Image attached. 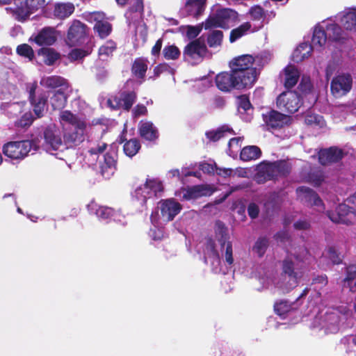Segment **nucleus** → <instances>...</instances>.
<instances>
[{
    "label": "nucleus",
    "instance_id": "1",
    "mask_svg": "<svg viewBox=\"0 0 356 356\" xmlns=\"http://www.w3.org/2000/svg\"><path fill=\"white\" fill-rule=\"evenodd\" d=\"M60 120L63 129V145L74 148L85 140L88 122L84 116L74 113H61Z\"/></svg>",
    "mask_w": 356,
    "mask_h": 356
},
{
    "label": "nucleus",
    "instance_id": "2",
    "mask_svg": "<svg viewBox=\"0 0 356 356\" xmlns=\"http://www.w3.org/2000/svg\"><path fill=\"white\" fill-rule=\"evenodd\" d=\"M254 60L251 55H243L230 62L231 70L242 80L247 88L252 87L257 78V68L252 67Z\"/></svg>",
    "mask_w": 356,
    "mask_h": 356
},
{
    "label": "nucleus",
    "instance_id": "3",
    "mask_svg": "<svg viewBox=\"0 0 356 356\" xmlns=\"http://www.w3.org/2000/svg\"><path fill=\"white\" fill-rule=\"evenodd\" d=\"M38 139L10 141L4 144L2 147L3 154L13 160H23L29 153L33 151L34 154L39 149Z\"/></svg>",
    "mask_w": 356,
    "mask_h": 356
},
{
    "label": "nucleus",
    "instance_id": "4",
    "mask_svg": "<svg viewBox=\"0 0 356 356\" xmlns=\"http://www.w3.org/2000/svg\"><path fill=\"white\" fill-rule=\"evenodd\" d=\"M291 164L285 160L262 163L259 165L257 178L264 177L266 180H273L278 177H286L291 171Z\"/></svg>",
    "mask_w": 356,
    "mask_h": 356
},
{
    "label": "nucleus",
    "instance_id": "5",
    "mask_svg": "<svg viewBox=\"0 0 356 356\" xmlns=\"http://www.w3.org/2000/svg\"><path fill=\"white\" fill-rule=\"evenodd\" d=\"M327 38L324 26L317 25L314 31L312 44L305 42L297 47L293 54L294 60L296 62H300L305 58H308L312 50L322 47L325 44Z\"/></svg>",
    "mask_w": 356,
    "mask_h": 356
},
{
    "label": "nucleus",
    "instance_id": "6",
    "mask_svg": "<svg viewBox=\"0 0 356 356\" xmlns=\"http://www.w3.org/2000/svg\"><path fill=\"white\" fill-rule=\"evenodd\" d=\"M44 3L45 0H15L14 6L6 10H10L17 20L24 22L34 10L42 8Z\"/></svg>",
    "mask_w": 356,
    "mask_h": 356
},
{
    "label": "nucleus",
    "instance_id": "7",
    "mask_svg": "<svg viewBox=\"0 0 356 356\" xmlns=\"http://www.w3.org/2000/svg\"><path fill=\"white\" fill-rule=\"evenodd\" d=\"M237 13L229 8L212 9L211 14L207 20L202 24L205 29L216 27L225 28L226 25L236 17Z\"/></svg>",
    "mask_w": 356,
    "mask_h": 356
},
{
    "label": "nucleus",
    "instance_id": "8",
    "mask_svg": "<svg viewBox=\"0 0 356 356\" xmlns=\"http://www.w3.org/2000/svg\"><path fill=\"white\" fill-rule=\"evenodd\" d=\"M215 83L218 89L224 92L247 88L242 80L232 70L229 72H224L218 74L215 78Z\"/></svg>",
    "mask_w": 356,
    "mask_h": 356
},
{
    "label": "nucleus",
    "instance_id": "9",
    "mask_svg": "<svg viewBox=\"0 0 356 356\" xmlns=\"http://www.w3.org/2000/svg\"><path fill=\"white\" fill-rule=\"evenodd\" d=\"M42 145L47 151H57L63 145V138L60 128L55 124H50L43 128Z\"/></svg>",
    "mask_w": 356,
    "mask_h": 356
},
{
    "label": "nucleus",
    "instance_id": "10",
    "mask_svg": "<svg viewBox=\"0 0 356 356\" xmlns=\"http://www.w3.org/2000/svg\"><path fill=\"white\" fill-rule=\"evenodd\" d=\"M207 54V48L202 36L189 42L183 53L184 58L191 62L201 61Z\"/></svg>",
    "mask_w": 356,
    "mask_h": 356
},
{
    "label": "nucleus",
    "instance_id": "11",
    "mask_svg": "<svg viewBox=\"0 0 356 356\" xmlns=\"http://www.w3.org/2000/svg\"><path fill=\"white\" fill-rule=\"evenodd\" d=\"M162 182L156 179H147L143 186L136 188L135 193L138 198L142 197L143 204H146L147 200L156 197L158 193L163 192Z\"/></svg>",
    "mask_w": 356,
    "mask_h": 356
},
{
    "label": "nucleus",
    "instance_id": "12",
    "mask_svg": "<svg viewBox=\"0 0 356 356\" xmlns=\"http://www.w3.org/2000/svg\"><path fill=\"white\" fill-rule=\"evenodd\" d=\"M353 79L349 74H341L335 76L331 81V92L335 97H341L352 88Z\"/></svg>",
    "mask_w": 356,
    "mask_h": 356
},
{
    "label": "nucleus",
    "instance_id": "13",
    "mask_svg": "<svg viewBox=\"0 0 356 356\" xmlns=\"http://www.w3.org/2000/svg\"><path fill=\"white\" fill-rule=\"evenodd\" d=\"M117 152L113 149L107 151L99 161V172L105 179H109L117 168Z\"/></svg>",
    "mask_w": 356,
    "mask_h": 356
},
{
    "label": "nucleus",
    "instance_id": "14",
    "mask_svg": "<svg viewBox=\"0 0 356 356\" xmlns=\"http://www.w3.org/2000/svg\"><path fill=\"white\" fill-rule=\"evenodd\" d=\"M300 96L295 91L282 92L277 99V106L280 110L298 111Z\"/></svg>",
    "mask_w": 356,
    "mask_h": 356
},
{
    "label": "nucleus",
    "instance_id": "15",
    "mask_svg": "<svg viewBox=\"0 0 356 356\" xmlns=\"http://www.w3.org/2000/svg\"><path fill=\"white\" fill-rule=\"evenodd\" d=\"M263 120L268 129H278L289 125L292 121L291 115L283 113H263Z\"/></svg>",
    "mask_w": 356,
    "mask_h": 356
},
{
    "label": "nucleus",
    "instance_id": "16",
    "mask_svg": "<svg viewBox=\"0 0 356 356\" xmlns=\"http://www.w3.org/2000/svg\"><path fill=\"white\" fill-rule=\"evenodd\" d=\"M86 25L81 22L74 21L68 30L67 44L70 46H76L83 43L86 35Z\"/></svg>",
    "mask_w": 356,
    "mask_h": 356
},
{
    "label": "nucleus",
    "instance_id": "17",
    "mask_svg": "<svg viewBox=\"0 0 356 356\" xmlns=\"http://www.w3.org/2000/svg\"><path fill=\"white\" fill-rule=\"evenodd\" d=\"M181 191L183 193L182 199L184 200H197L204 196H210L214 191L209 185L205 184L181 188Z\"/></svg>",
    "mask_w": 356,
    "mask_h": 356
},
{
    "label": "nucleus",
    "instance_id": "18",
    "mask_svg": "<svg viewBox=\"0 0 356 356\" xmlns=\"http://www.w3.org/2000/svg\"><path fill=\"white\" fill-rule=\"evenodd\" d=\"M136 99L134 92H122L118 96L107 100V104L111 109L129 110Z\"/></svg>",
    "mask_w": 356,
    "mask_h": 356
},
{
    "label": "nucleus",
    "instance_id": "19",
    "mask_svg": "<svg viewBox=\"0 0 356 356\" xmlns=\"http://www.w3.org/2000/svg\"><path fill=\"white\" fill-rule=\"evenodd\" d=\"M159 204L162 218L167 222L172 221L182 209L181 204L174 199L162 200Z\"/></svg>",
    "mask_w": 356,
    "mask_h": 356
},
{
    "label": "nucleus",
    "instance_id": "20",
    "mask_svg": "<svg viewBox=\"0 0 356 356\" xmlns=\"http://www.w3.org/2000/svg\"><path fill=\"white\" fill-rule=\"evenodd\" d=\"M343 152L342 149L336 147L322 149L318 153V161L323 165L337 163L342 159Z\"/></svg>",
    "mask_w": 356,
    "mask_h": 356
},
{
    "label": "nucleus",
    "instance_id": "21",
    "mask_svg": "<svg viewBox=\"0 0 356 356\" xmlns=\"http://www.w3.org/2000/svg\"><path fill=\"white\" fill-rule=\"evenodd\" d=\"M36 83H32L29 88V99L31 105L33 106V111H42L44 110H50L49 104L47 102V97L45 94H40L35 96Z\"/></svg>",
    "mask_w": 356,
    "mask_h": 356
},
{
    "label": "nucleus",
    "instance_id": "22",
    "mask_svg": "<svg viewBox=\"0 0 356 356\" xmlns=\"http://www.w3.org/2000/svg\"><path fill=\"white\" fill-rule=\"evenodd\" d=\"M296 191L301 196L302 200L305 201L307 205L321 207L324 209L322 200L313 189L307 186H300Z\"/></svg>",
    "mask_w": 356,
    "mask_h": 356
},
{
    "label": "nucleus",
    "instance_id": "23",
    "mask_svg": "<svg viewBox=\"0 0 356 356\" xmlns=\"http://www.w3.org/2000/svg\"><path fill=\"white\" fill-rule=\"evenodd\" d=\"M56 40L55 29L52 27L43 28L34 38L33 41L39 46L53 44Z\"/></svg>",
    "mask_w": 356,
    "mask_h": 356
},
{
    "label": "nucleus",
    "instance_id": "24",
    "mask_svg": "<svg viewBox=\"0 0 356 356\" xmlns=\"http://www.w3.org/2000/svg\"><path fill=\"white\" fill-rule=\"evenodd\" d=\"M350 207L345 204H339L334 211L327 213L329 218L335 223L349 225L351 221L347 218Z\"/></svg>",
    "mask_w": 356,
    "mask_h": 356
},
{
    "label": "nucleus",
    "instance_id": "25",
    "mask_svg": "<svg viewBox=\"0 0 356 356\" xmlns=\"http://www.w3.org/2000/svg\"><path fill=\"white\" fill-rule=\"evenodd\" d=\"M207 0H186L184 11L187 16L197 18L204 11Z\"/></svg>",
    "mask_w": 356,
    "mask_h": 356
},
{
    "label": "nucleus",
    "instance_id": "26",
    "mask_svg": "<svg viewBox=\"0 0 356 356\" xmlns=\"http://www.w3.org/2000/svg\"><path fill=\"white\" fill-rule=\"evenodd\" d=\"M40 83L43 87L49 89L60 87L61 88L60 90L61 91L68 88L67 81L59 76H44L42 77Z\"/></svg>",
    "mask_w": 356,
    "mask_h": 356
},
{
    "label": "nucleus",
    "instance_id": "27",
    "mask_svg": "<svg viewBox=\"0 0 356 356\" xmlns=\"http://www.w3.org/2000/svg\"><path fill=\"white\" fill-rule=\"evenodd\" d=\"M282 270V273L287 275L296 284L298 283V280L301 276V272H298V268L296 267L291 258L287 257L283 260Z\"/></svg>",
    "mask_w": 356,
    "mask_h": 356
},
{
    "label": "nucleus",
    "instance_id": "28",
    "mask_svg": "<svg viewBox=\"0 0 356 356\" xmlns=\"http://www.w3.org/2000/svg\"><path fill=\"white\" fill-rule=\"evenodd\" d=\"M139 134L141 138L148 141H155L159 136L158 129L150 122H145L140 125Z\"/></svg>",
    "mask_w": 356,
    "mask_h": 356
},
{
    "label": "nucleus",
    "instance_id": "29",
    "mask_svg": "<svg viewBox=\"0 0 356 356\" xmlns=\"http://www.w3.org/2000/svg\"><path fill=\"white\" fill-rule=\"evenodd\" d=\"M90 212H95L97 216L102 220L110 219L113 216L115 210L108 207L98 206L95 202L92 201L88 204Z\"/></svg>",
    "mask_w": 356,
    "mask_h": 356
},
{
    "label": "nucleus",
    "instance_id": "30",
    "mask_svg": "<svg viewBox=\"0 0 356 356\" xmlns=\"http://www.w3.org/2000/svg\"><path fill=\"white\" fill-rule=\"evenodd\" d=\"M284 72L285 76L284 86L289 89L293 88L300 78L298 69L294 65H289L285 67Z\"/></svg>",
    "mask_w": 356,
    "mask_h": 356
},
{
    "label": "nucleus",
    "instance_id": "31",
    "mask_svg": "<svg viewBox=\"0 0 356 356\" xmlns=\"http://www.w3.org/2000/svg\"><path fill=\"white\" fill-rule=\"evenodd\" d=\"M74 10V6L72 3H56L54 5V16L58 19H65L71 15Z\"/></svg>",
    "mask_w": 356,
    "mask_h": 356
},
{
    "label": "nucleus",
    "instance_id": "32",
    "mask_svg": "<svg viewBox=\"0 0 356 356\" xmlns=\"http://www.w3.org/2000/svg\"><path fill=\"white\" fill-rule=\"evenodd\" d=\"M341 24L346 30L356 31V9L346 12L341 18Z\"/></svg>",
    "mask_w": 356,
    "mask_h": 356
},
{
    "label": "nucleus",
    "instance_id": "33",
    "mask_svg": "<svg viewBox=\"0 0 356 356\" xmlns=\"http://www.w3.org/2000/svg\"><path fill=\"white\" fill-rule=\"evenodd\" d=\"M65 102V95L64 94L63 91L58 90L50 98V100L48 103L49 104L50 110L59 111L64 108Z\"/></svg>",
    "mask_w": 356,
    "mask_h": 356
},
{
    "label": "nucleus",
    "instance_id": "34",
    "mask_svg": "<svg viewBox=\"0 0 356 356\" xmlns=\"http://www.w3.org/2000/svg\"><path fill=\"white\" fill-rule=\"evenodd\" d=\"M261 155V151L257 146L252 145L247 146L242 149L240 158L244 161H248L251 160H255L260 157Z\"/></svg>",
    "mask_w": 356,
    "mask_h": 356
},
{
    "label": "nucleus",
    "instance_id": "35",
    "mask_svg": "<svg viewBox=\"0 0 356 356\" xmlns=\"http://www.w3.org/2000/svg\"><path fill=\"white\" fill-rule=\"evenodd\" d=\"M227 133L234 134L232 128L227 125H222L216 130L207 131L205 135L210 141L216 142L225 137Z\"/></svg>",
    "mask_w": 356,
    "mask_h": 356
},
{
    "label": "nucleus",
    "instance_id": "36",
    "mask_svg": "<svg viewBox=\"0 0 356 356\" xmlns=\"http://www.w3.org/2000/svg\"><path fill=\"white\" fill-rule=\"evenodd\" d=\"M323 24L328 39L337 40L341 38V29L337 24L332 23V21L323 22Z\"/></svg>",
    "mask_w": 356,
    "mask_h": 356
},
{
    "label": "nucleus",
    "instance_id": "37",
    "mask_svg": "<svg viewBox=\"0 0 356 356\" xmlns=\"http://www.w3.org/2000/svg\"><path fill=\"white\" fill-rule=\"evenodd\" d=\"M140 147V141L136 138H132L125 142L123 150L127 156L132 157L138 152Z\"/></svg>",
    "mask_w": 356,
    "mask_h": 356
},
{
    "label": "nucleus",
    "instance_id": "38",
    "mask_svg": "<svg viewBox=\"0 0 356 356\" xmlns=\"http://www.w3.org/2000/svg\"><path fill=\"white\" fill-rule=\"evenodd\" d=\"M38 54L43 56V61L48 65H53L59 58V54L51 48H42Z\"/></svg>",
    "mask_w": 356,
    "mask_h": 356
},
{
    "label": "nucleus",
    "instance_id": "39",
    "mask_svg": "<svg viewBox=\"0 0 356 356\" xmlns=\"http://www.w3.org/2000/svg\"><path fill=\"white\" fill-rule=\"evenodd\" d=\"M223 33L219 30L210 31L207 38V44L210 47H217L221 45Z\"/></svg>",
    "mask_w": 356,
    "mask_h": 356
},
{
    "label": "nucleus",
    "instance_id": "40",
    "mask_svg": "<svg viewBox=\"0 0 356 356\" xmlns=\"http://www.w3.org/2000/svg\"><path fill=\"white\" fill-rule=\"evenodd\" d=\"M269 245V241L266 236H260L256 241L252 250L255 252L259 257H261L266 253V251Z\"/></svg>",
    "mask_w": 356,
    "mask_h": 356
},
{
    "label": "nucleus",
    "instance_id": "41",
    "mask_svg": "<svg viewBox=\"0 0 356 356\" xmlns=\"http://www.w3.org/2000/svg\"><path fill=\"white\" fill-rule=\"evenodd\" d=\"M305 120L307 124L320 128L325 127L326 124L323 117L316 113H309Z\"/></svg>",
    "mask_w": 356,
    "mask_h": 356
},
{
    "label": "nucleus",
    "instance_id": "42",
    "mask_svg": "<svg viewBox=\"0 0 356 356\" xmlns=\"http://www.w3.org/2000/svg\"><path fill=\"white\" fill-rule=\"evenodd\" d=\"M94 30L98 33L101 38L107 37L111 32L112 26L106 21L96 22L94 26Z\"/></svg>",
    "mask_w": 356,
    "mask_h": 356
},
{
    "label": "nucleus",
    "instance_id": "43",
    "mask_svg": "<svg viewBox=\"0 0 356 356\" xmlns=\"http://www.w3.org/2000/svg\"><path fill=\"white\" fill-rule=\"evenodd\" d=\"M115 43L112 40L106 42L99 49V56L102 60H106L108 57L112 55L113 52L115 50Z\"/></svg>",
    "mask_w": 356,
    "mask_h": 356
},
{
    "label": "nucleus",
    "instance_id": "44",
    "mask_svg": "<svg viewBox=\"0 0 356 356\" xmlns=\"http://www.w3.org/2000/svg\"><path fill=\"white\" fill-rule=\"evenodd\" d=\"M292 309V304L289 303L287 300H280L275 302L274 305V310L275 313L280 316H284Z\"/></svg>",
    "mask_w": 356,
    "mask_h": 356
},
{
    "label": "nucleus",
    "instance_id": "45",
    "mask_svg": "<svg viewBox=\"0 0 356 356\" xmlns=\"http://www.w3.org/2000/svg\"><path fill=\"white\" fill-rule=\"evenodd\" d=\"M250 24L248 22H246L241 24L238 28L233 29L230 33V42H233L242 37L245 33V32L250 29Z\"/></svg>",
    "mask_w": 356,
    "mask_h": 356
},
{
    "label": "nucleus",
    "instance_id": "46",
    "mask_svg": "<svg viewBox=\"0 0 356 356\" xmlns=\"http://www.w3.org/2000/svg\"><path fill=\"white\" fill-rule=\"evenodd\" d=\"M346 277L343 282L347 283L348 287L352 285V282L356 278V263L349 264L345 268Z\"/></svg>",
    "mask_w": 356,
    "mask_h": 356
},
{
    "label": "nucleus",
    "instance_id": "47",
    "mask_svg": "<svg viewBox=\"0 0 356 356\" xmlns=\"http://www.w3.org/2000/svg\"><path fill=\"white\" fill-rule=\"evenodd\" d=\"M205 254L209 257H213L219 259V254L216 248V243L211 237H209L206 240Z\"/></svg>",
    "mask_w": 356,
    "mask_h": 356
},
{
    "label": "nucleus",
    "instance_id": "48",
    "mask_svg": "<svg viewBox=\"0 0 356 356\" xmlns=\"http://www.w3.org/2000/svg\"><path fill=\"white\" fill-rule=\"evenodd\" d=\"M36 118L33 117L32 113H24L19 120L15 122V126L20 128L30 127Z\"/></svg>",
    "mask_w": 356,
    "mask_h": 356
},
{
    "label": "nucleus",
    "instance_id": "49",
    "mask_svg": "<svg viewBox=\"0 0 356 356\" xmlns=\"http://www.w3.org/2000/svg\"><path fill=\"white\" fill-rule=\"evenodd\" d=\"M164 57L168 59L175 60L178 58L180 55L179 49L175 45H169L165 47L163 50Z\"/></svg>",
    "mask_w": 356,
    "mask_h": 356
},
{
    "label": "nucleus",
    "instance_id": "50",
    "mask_svg": "<svg viewBox=\"0 0 356 356\" xmlns=\"http://www.w3.org/2000/svg\"><path fill=\"white\" fill-rule=\"evenodd\" d=\"M236 104L238 109H243L245 111L254 109L249 97L245 95H242L236 97Z\"/></svg>",
    "mask_w": 356,
    "mask_h": 356
},
{
    "label": "nucleus",
    "instance_id": "51",
    "mask_svg": "<svg viewBox=\"0 0 356 356\" xmlns=\"http://www.w3.org/2000/svg\"><path fill=\"white\" fill-rule=\"evenodd\" d=\"M147 70V65L142 60H136L132 67V71L136 76L143 78Z\"/></svg>",
    "mask_w": 356,
    "mask_h": 356
},
{
    "label": "nucleus",
    "instance_id": "52",
    "mask_svg": "<svg viewBox=\"0 0 356 356\" xmlns=\"http://www.w3.org/2000/svg\"><path fill=\"white\" fill-rule=\"evenodd\" d=\"M17 52L19 55L31 60L34 56V52L31 46L27 44H22L17 47Z\"/></svg>",
    "mask_w": 356,
    "mask_h": 356
},
{
    "label": "nucleus",
    "instance_id": "53",
    "mask_svg": "<svg viewBox=\"0 0 356 356\" xmlns=\"http://www.w3.org/2000/svg\"><path fill=\"white\" fill-rule=\"evenodd\" d=\"M312 84L311 82L310 77L308 76L303 75L301 81L298 86V89L304 94L309 93L312 90Z\"/></svg>",
    "mask_w": 356,
    "mask_h": 356
},
{
    "label": "nucleus",
    "instance_id": "54",
    "mask_svg": "<svg viewBox=\"0 0 356 356\" xmlns=\"http://www.w3.org/2000/svg\"><path fill=\"white\" fill-rule=\"evenodd\" d=\"M215 234L216 236H226V234H229L227 232V228L226 227L225 223L220 220H216L215 223Z\"/></svg>",
    "mask_w": 356,
    "mask_h": 356
},
{
    "label": "nucleus",
    "instance_id": "55",
    "mask_svg": "<svg viewBox=\"0 0 356 356\" xmlns=\"http://www.w3.org/2000/svg\"><path fill=\"white\" fill-rule=\"evenodd\" d=\"M329 259L334 264H339L342 260L334 247H330L327 250Z\"/></svg>",
    "mask_w": 356,
    "mask_h": 356
},
{
    "label": "nucleus",
    "instance_id": "56",
    "mask_svg": "<svg viewBox=\"0 0 356 356\" xmlns=\"http://www.w3.org/2000/svg\"><path fill=\"white\" fill-rule=\"evenodd\" d=\"M108 147V145L104 142H100L96 147H91L88 150L90 155H96L104 152Z\"/></svg>",
    "mask_w": 356,
    "mask_h": 356
},
{
    "label": "nucleus",
    "instance_id": "57",
    "mask_svg": "<svg viewBox=\"0 0 356 356\" xmlns=\"http://www.w3.org/2000/svg\"><path fill=\"white\" fill-rule=\"evenodd\" d=\"M248 214L252 219H255L259 216V208L258 205L254 202H251L248 206Z\"/></svg>",
    "mask_w": 356,
    "mask_h": 356
},
{
    "label": "nucleus",
    "instance_id": "58",
    "mask_svg": "<svg viewBox=\"0 0 356 356\" xmlns=\"http://www.w3.org/2000/svg\"><path fill=\"white\" fill-rule=\"evenodd\" d=\"M225 257L226 262L229 265H232L234 263L232 244L231 242H227V243Z\"/></svg>",
    "mask_w": 356,
    "mask_h": 356
},
{
    "label": "nucleus",
    "instance_id": "59",
    "mask_svg": "<svg viewBox=\"0 0 356 356\" xmlns=\"http://www.w3.org/2000/svg\"><path fill=\"white\" fill-rule=\"evenodd\" d=\"M86 52L83 50L75 49L71 51V53L69 55L70 58L72 60H76L79 59H81L84 56H86Z\"/></svg>",
    "mask_w": 356,
    "mask_h": 356
},
{
    "label": "nucleus",
    "instance_id": "60",
    "mask_svg": "<svg viewBox=\"0 0 356 356\" xmlns=\"http://www.w3.org/2000/svg\"><path fill=\"white\" fill-rule=\"evenodd\" d=\"M202 28L200 26H188L186 35L189 39L195 38L200 33Z\"/></svg>",
    "mask_w": 356,
    "mask_h": 356
},
{
    "label": "nucleus",
    "instance_id": "61",
    "mask_svg": "<svg viewBox=\"0 0 356 356\" xmlns=\"http://www.w3.org/2000/svg\"><path fill=\"white\" fill-rule=\"evenodd\" d=\"M250 14L254 19H260L264 15V10L260 6H254L250 9Z\"/></svg>",
    "mask_w": 356,
    "mask_h": 356
},
{
    "label": "nucleus",
    "instance_id": "62",
    "mask_svg": "<svg viewBox=\"0 0 356 356\" xmlns=\"http://www.w3.org/2000/svg\"><path fill=\"white\" fill-rule=\"evenodd\" d=\"M233 170L232 168H219L217 166L216 173L224 178L229 177L233 175Z\"/></svg>",
    "mask_w": 356,
    "mask_h": 356
},
{
    "label": "nucleus",
    "instance_id": "63",
    "mask_svg": "<svg viewBox=\"0 0 356 356\" xmlns=\"http://www.w3.org/2000/svg\"><path fill=\"white\" fill-rule=\"evenodd\" d=\"M293 227L297 230H307L310 227V224L305 220H300L293 224Z\"/></svg>",
    "mask_w": 356,
    "mask_h": 356
},
{
    "label": "nucleus",
    "instance_id": "64",
    "mask_svg": "<svg viewBox=\"0 0 356 356\" xmlns=\"http://www.w3.org/2000/svg\"><path fill=\"white\" fill-rule=\"evenodd\" d=\"M274 238L277 241L280 242H285L289 239V233L286 231L282 230L278 232H277L274 235Z\"/></svg>",
    "mask_w": 356,
    "mask_h": 356
}]
</instances>
